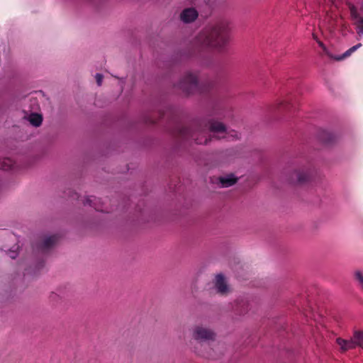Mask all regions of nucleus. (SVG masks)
I'll use <instances>...</instances> for the list:
<instances>
[{"label": "nucleus", "mask_w": 363, "mask_h": 363, "mask_svg": "<svg viewBox=\"0 0 363 363\" xmlns=\"http://www.w3.org/2000/svg\"><path fill=\"white\" fill-rule=\"evenodd\" d=\"M230 24L220 20L205 27L194 39L193 48L198 50L206 49L223 52L230 38Z\"/></svg>", "instance_id": "nucleus-1"}, {"label": "nucleus", "mask_w": 363, "mask_h": 363, "mask_svg": "<svg viewBox=\"0 0 363 363\" xmlns=\"http://www.w3.org/2000/svg\"><path fill=\"white\" fill-rule=\"evenodd\" d=\"M178 135L186 140H193L197 144H207L211 138L208 137V132L213 134V138H224L226 134L225 125L218 121L210 120L204 127L195 125L194 128L189 127H179L177 130Z\"/></svg>", "instance_id": "nucleus-2"}, {"label": "nucleus", "mask_w": 363, "mask_h": 363, "mask_svg": "<svg viewBox=\"0 0 363 363\" xmlns=\"http://www.w3.org/2000/svg\"><path fill=\"white\" fill-rule=\"evenodd\" d=\"M178 87L186 94L196 92H206L213 87V84L210 83L207 86L203 85L200 86L198 84L197 76L192 73H186L178 84Z\"/></svg>", "instance_id": "nucleus-3"}, {"label": "nucleus", "mask_w": 363, "mask_h": 363, "mask_svg": "<svg viewBox=\"0 0 363 363\" xmlns=\"http://www.w3.org/2000/svg\"><path fill=\"white\" fill-rule=\"evenodd\" d=\"M311 169L306 166H297L292 169L288 176V180L294 184H303L311 179Z\"/></svg>", "instance_id": "nucleus-4"}, {"label": "nucleus", "mask_w": 363, "mask_h": 363, "mask_svg": "<svg viewBox=\"0 0 363 363\" xmlns=\"http://www.w3.org/2000/svg\"><path fill=\"white\" fill-rule=\"evenodd\" d=\"M350 16L359 35H363V7L359 11L351 4H348Z\"/></svg>", "instance_id": "nucleus-5"}, {"label": "nucleus", "mask_w": 363, "mask_h": 363, "mask_svg": "<svg viewBox=\"0 0 363 363\" xmlns=\"http://www.w3.org/2000/svg\"><path fill=\"white\" fill-rule=\"evenodd\" d=\"M215 333L209 328L196 325L192 329V337L199 342L213 340L215 338Z\"/></svg>", "instance_id": "nucleus-6"}, {"label": "nucleus", "mask_w": 363, "mask_h": 363, "mask_svg": "<svg viewBox=\"0 0 363 363\" xmlns=\"http://www.w3.org/2000/svg\"><path fill=\"white\" fill-rule=\"evenodd\" d=\"M198 17V12L194 8H187L182 11L180 19L184 23H188L194 21Z\"/></svg>", "instance_id": "nucleus-7"}, {"label": "nucleus", "mask_w": 363, "mask_h": 363, "mask_svg": "<svg viewBox=\"0 0 363 363\" xmlns=\"http://www.w3.org/2000/svg\"><path fill=\"white\" fill-rule=\"evenodd\" d=\"M336 343L340 346V350L342 352L356 348L352 337L349 340L337 337L336 339Z\"/></svg>", "instance_id": "nucleus-8"}, {"label": "nucleus", "mask_w": 363, "mask_h": 363, "mask_svg": "<svg viewBox=\"0 0 363 363\" xmlns=\"http://www.w3.org/2000/svg\"><path fill=\"white\" fill-rule=\"evenodd\" d=\"M215 286L218 291L222 294H225L228 291V285L222 274H218L216 276Z\"/></svg>", "instance_id": "nucleus-9"}, {"label": "nucleus", "mask_w": 363, "mask_h": 363, "mask_svg": "<svg viewBox=\"0 0 363 363\" xmlns=\"http://www.w3.org/2000/svg\"><path fill=\"white\" fill-rule=\"evenodd\" d=\"M220 184V187H229L237 182L238 179L233 174H228L223 177H220L218 179Z\"/></svg>", "instance_id": "nucleus-10"}, {"label": "nucleus", "mask_w": 363, "mask_h": 363, "mask_svg": "<svg viewBox=\"0 0 363 363\" xmlns=\"http://www.w3.org/2000/svg\"><path fill=\"white\" fill-rule=\"evenodd\" d=\"M58 240L56 235H51L44 239L43 243L39 247L43 252H45L55 245Z\"/></svg>", "instance_id": "nucleus-11"}, {"label": "nucleus", "mask_w": 363, "mask_h": 363, "mask_svg": "<svg viewBox=\"0 0 363 363\" xmlns=\"http://www.w3.org/2000/svg\"><path fill=\"white\" fill-rule=\"evenodd\" d=\"M272 108L274 110L289 111L291 110L290 101L288 99L280 100L273 106Z\"/></svg>", "instance_id": "nucleus-12"}, {"label": "nucleus", "mask_w": 363, "mask_h": 363, "mask_svg": "<svg viewBox=\"0 0 363 363\" xmlns=\"http://www.w3.org/2000/svg\"><path fill=\"white\" fill-rule=\"evenodd\" d=\"M362 43H358L354 46H352V48H350V49H348L347 51H345L342 55H340V56H336V57H333V58H334L335 60H337V61H340V60H344L347 57H348L349 56H350L354 52H355L358 48H361L362 47Z\"/></svg>", "instance_id": "nucleus-13"}, {"label": "nucleus", "mask_w": 363, "mask_h": 363, "mask_svg": "<svg viewBox=\"0 0 363 363\" xmlns=\"http://www.w3.org/2000/svg\"><path fill=\"white\" fill-rule=\"evenodd\" d=\"M355 346L363 349V331L355 330L352 335Z\"/></svg>", "instance_id": "nucleus-14"}, {"label": "nucleus", "mask_w": 363, "mask_h": 363, "mask_svg": "<svg viewBox=\"0 0 363 363\" xmlns=\"http://www.w3.org/2000/svg\"><path fill=\"white\" fill-rule=\"evenodd\" d=\"M28 121L33 125L38 127L42 123L43 117L40 114L38 113H31L28 116Z\"/></svg>", "instance_id": "nucleus-15"}, {"label": "nucleus", "mask_w": 363, "mask_h": 363, "mask_svg": "<svg viewBox=\"0 0 363 363\" xmlns=\"http://www.w3.org/2000/svg\"><path fill=\"white\" fill-rule=\"evenodd\" d=\"M14 164L13 161L8 157H5L0 160V169L3 170H9L11 169Z\"/></svg>", "instance_id": "nucleus-16"}, {"label": "nucleus", "mask_w": 363, "mask_h": 363, "mask_svg": "<svg viewBox=\"0 0 363 363\" xmlns=\"http://www.w3.org/2000/svg\"><path fill=\"white\" fill-rule=\"evenodd\" d=\"M248 306L249 304L247 302L242 301L237 306L235 310L240 315H244L247 313L248 310Z\"/></svg>", "instance_id": "nucleus-17"}, {"label": "nucleus", "mask_w": 363, "mask_h": 363, "mask_svg": "<svg viewBox=\"0 0 363 363\" xmlns=\"http://www.w3.org/2000/svg\"><path fill=\"white\" fill-rule=\"evenodd\" d=\"M354 278L357 282L358 286L363 290V272L356 270L354 272Z\"/></svg>", "instance_id": "nucleus-18"}, {"label": "nucleus", "mask_w": 363, "mask_h": 363, "mask_svg": "<svg viewBox=\"0 0 363 363\" xmlns=\"http://www.w3.org/2000/svg\"><path fill=\"white\" fill-rule=\"evenodd\" d=\"M97 199L96 197H94V196H90V197H88L86 199L85 201H84V204H88L90 206H92L94 207L96 211H103L102 209H101L99 207H98L96 206V201H97Z\"/></svg>", "instance_id": "nucleus-19"}, {"label": "nucleus", "mask_w": 363, "mask_h": 363, "mask_svg": "<svg viewBox=\"0 0 363 363\" xmlns=\"http://www.w3.org/2000/svg\"><path fill=\"white\" fill-rule=\"evenodd\" d=\"M317 43L318 44V45L323 49V52L327 55H328L330 57L333 58V56L331 55L330 54V52H328L327 48L325 47V45L323 43V42H321L320 40H317Z\"/></svg>", "instance_id": "nucleus-20"}, {"label": "nucleus", "mask_w": 363, "mask_h": 363, "mask_svg": "<svg viewBox=\"0 0 363 363\" xmlns=\"http://www.w3.org/2000/svg\"><path fill=\"white\" fill-rule=\"evenodd\" d=\"M320 4L332 5L334 4V0H317Z\"/></svg>", "instance_id": "nucleus-21"}, {"label": "nucleus", "mask_w": 363, "mask_h": 363, "mask_svg": "<svg viewBox=\"0 0 363 363\" xmlns=\"http://www.w3.org/2000/svg\"><path fill=\"white\" fill-rule=\"evenodd\" d=\"M96 83L99 86L101 85L102 80H103V75L101 74H96L95 76Z\"/></svg>", "instance_id": "nucleus-22"}, {"label": "nucleus", "mask_w": 363, "mask_h": 363, "mask_svg": "<svg viewBox=\"0 0 363 363\" xmlns=\"http://www.w3.org/2000/svg\"><path fill=\"white\" fill-rule=\"evenodd\" d=\"M16 256V253L15 252H11L10 257L13 259H14Z\"/></svg>", "instance_id": "nucleus-23"}, {"label": "nucleus", "mask_w": 363, "mask_h": 363, "mask_svg": "<svg viewBox=\"0 0 363 363\" xmlns=\"http://www.w3.org/2000/svg\"><path fill=\"white\" fill-rule=\"evenodd\" d=\"M313 38L317 42V40H319L317 35L315 34H313Z\"/></svg>", "instance_id": "nucleus-24"}]
</instances>
